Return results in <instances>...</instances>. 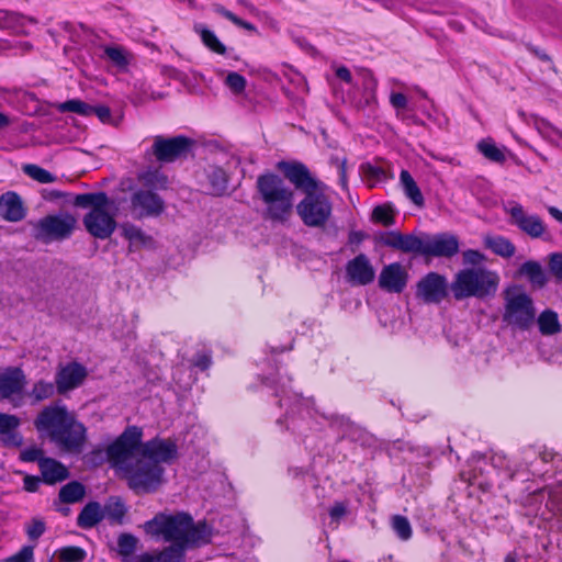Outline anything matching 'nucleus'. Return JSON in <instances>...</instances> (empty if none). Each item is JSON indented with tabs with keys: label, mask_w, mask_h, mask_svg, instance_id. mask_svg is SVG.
<instances>
[{
	"label": "nucleus",
	"mask_w": 562,
	"mask_h": 562,
	"mask_svg": "<svg viewBox=\"0 0 562 562\" xmlns=\"http://www.w3.org/2000/svg\"><path fill=\"white\" fill-rule=\"evenodd\" d=\"M47 457H44V450L42 448H38L36 446L29 447L21 451L20 453V460L23 462H35L40 464V461L42 459H46Z\"/></svg>",
	"instance_id": "49"
},
{
	"label": "nucleus",
	"mask_w": 562,
	"mask_h": 562,
	"mask_svg": "<svg viewBox=\"0 0 562 562\" xmlns=\"http://www.w3.org/2000/svg\"><path fill=\"white\" fill-rule=\"evenodd\" d=\"M193 143V139L184 135L173 137L156 135L151 145V154L159 162H173L182 157H187Z\"/></svg>",
	"instance_id": "12"
},
{
	"label": "nucleus",
	"mask_w": 562,
	"mask_h": 562,
	"mask_svg": "<svg viewBox=\"0 0 562 562\" xmlns=\"http://www.w3.org/2000/svg\"><path fill=\"white\" fill-rule=\"evenodd\" d=\"M104 55L120 69L126 68L128 65L126 52L122 46H105Z\"/></svg>",
	"instance_id": "40"
},
{
	"label": "nucleus",
	"mask_w": 562,
	"mask_h": 562,
	"mask_svg": "<svg viewBox=\"0 0 562 562\" xmlns=\"http://www.w3.org/2000/svg\"><path fill=\"white\" fill-rule=\"evenodd\" d=\"M85 494H59L58 501L54 503L57 512L67 516L70 513L69 504H75L82 501Z\"/></svg>",
	"instance_id": "46"
},
{
	"label": "nucleus",
	"mask_w": 562,
	"mask_h": 562,
	"mask_svg": "<svg viewBox=\"0 0 562 562\" xmlns=\"http://www.w3.org/2000/svg\"><path fill=\"white\" fill-rule=\"evenodd\" d=\"M26 215V207L21 196L14 191L0 195V216L8 222H20Z\"/></svg>",
	"instance_id": "21"
},
{
	"label": "nucleus",
	"mask_w": 562,
	"mask_h": 562,
	"mask_svg": "<svg viewBox=\"0 0 562 562\" xmlns=\"http://www.w3.org/2000/svg\"><path fill=\"white\" fill-rule=\"evenodd\" d=\"M537 322L539 331L544 336L559 334L562 329L558 313L550 308L542 311Z\"/></svg>",
	"instance_id": "32"
},
{
	"label": "nucleus",
	"mask_w": 562,
	"mask_h": 562,
	"mask_svg": "<svg viewBox=\"0 0 562 562\" xmlns=\"http://www.w3.org/2000/svg\"><path fill=\"white\" fill-rule=\"evenodd\" d=\"M450 284L439 272L430 271L416 283L415 296L425 304H440L449 295Z\"/></svg>",
	"instance_id": "13"
},
{
	"label": "nucleus",
	"mask_w": 562,
	"mask_h": 562,
	"mask_svg": "<svg viewBox=\"0 0 562 562\" xmlns=\"http://www.w3.org/2000/svg\"><path fill=\"white\" fill-rule=\"evenodd\" d=\"M484 244L486 248L503 258H510L516 251L515 245L504 236L486 237Z\"/></svg>",
	"instance_id": "33"
},
{
	"label": "nucleus",
	"mask_w": 562,
	"mask_h": 562,
	"mask_svg": "<svg viewBox=\"0 0 562 562\" xmlns=\"http://www.w3.org/2000/svg\"><path fill=\"white\" fill-rule=\"evenodd\" d=\"M60 493H81L86 492L82 483L78 481H71L66 485L61 486L59 490Z\"/></svg>",
	"instance_id": "61"
},
{
	"label": "nucleus",
	"mask_w": 562,
	"mask_h": 562,
	"mask_svg": "<svg viewBox=\"0 0 562 562\" xmlns=\"http://www.w3.org/2000/svg\"><path fill=\"white\" fill-rule=\"evenodd\" d=\"M104 517V512L100 504L91 502L83 507L77 518V525L83 529L94 527Z\"/></svg>",
	"instance_id": "30"
},
{
	"label": "nucleus",
	"mask_w": 562,
	"mask_h": 562,
	"mask_svg": "<svg viewBox=\"0 0 562 562\" xmlns=\"http://www.w3.org/2000/svg\"><path fill=\"white\" fill-rule=\"evenodd\" d=\"M195 31L200 34L201 41L210 50L218 55L226 53V46L217 38L215 33L205 26H195Z\"/></svg>",
	"instance_id": "36"
},
{
	"label": "nucleus",
	"mask_w": 562,
	"mask_h": 562,
	"mask_svg": "<svg viewBox=\"0 0 562 562\" xmlns=\"http://www.w3.org/2000/svg\"><path fill=\"white\" fill-rule=\"evenodd\" d=\"M103 512L104 516H106L108 518L112 519L115 522H121L126 513V508L122 503L114 502L109 504Z\"/></svg>",
	"instance_id": "48"
},
{
	"label": "nucleus",
	"mask_w": 562,
	"mask_h": 562,
	"mask_svg": "<svg viewBox=\"0 0 562 562\" xmlns=\"http://www.w3.org/2000/svg\"><path fill=\"white\" fill-rule=\"evenodd\" d=\"M536 318L532 299L525 292L506 296L503 319L521 330L531 327Z\"/></svg>",
	"instance_id": "10"
},
{
	"label": "nucleus",
	"mask_w": 562,
	"mask_h": 562,
	"mask_svg": "<svg viewBox=\"0 0 562 562\" xmlns=\"http://www.w3.org/2000/svg\"><path fill=\"white\" fill-rule=\"evenodd\" d=\"M346 506L344 503H337L334 505L329 512L330 517L335 520L340 519L346 514Z\"/></svg>",
	"instance_id": "63"
},
{
	"label": "nucleus",
	"mask_w": 562,
	"mask_h": 562,
	"mask_svg": "<svg viewBox=\"0 0 562 562\" xmlns=\"http://www.w3.org/2000/svg\"><path fill=\"white\" fill-rule=\"evenodd\" d=\"M496 272L485 268H464L459 270L450 284L456 301L469 297L484 300L493 296L498 288Z\"/></svg>",
	"instance_id": "8"
},
{
	"label": "nucleus",
	"mask_w": 562,
	"mask_h": 562,
	"mask_svg": "<svg viewBox=\"0 0 562 562\" xmlns=\"http://www.w3.org/2000/svg\"><path fill=\"white\" fill-rule=\"evenodd\" d=\"M122 236L128 240V250L134 251L142 247H147L153 244V237L145 234V232L133 223H123L121 226Z\"/></svg>",
	"instance_id": "26"
},
{
	"label": "nucleus",
	"mask_w": 562,
	"mask_h": 562,
	"mask_svg": "<svg viewBox=\"0 0 562 562\" xmlns=\"http://www.w3.org/2000/svg\"><path fill=\"white\" fill-rule=\"evenodd\" d=\"M23 170L30 178L43 184L52 183L56 180L52 172L37 165H25Z\"/></svg>",
	"instance_id": "39"
},
{
	"label": "nucleus",
	"mask_w": 562,
	"mask_h": 562,
	"mask_svg": "<svg viewBox=\"0 0 562 562\" xmlns=\"http://www.w3.org/2000/svg\"><path fill=\"white\" fill-rule=\"evenodd\" d=\"M61 112H72L82 116H90V104L79 99H71L59 105Z\"/></svg>",
	"instance_id": "42"
},
{
	"label": "nucleus",
	"mask_w": 562,
	"mask_h": 562,
	"mask_svg": "<svg viewBox=\"0 0 562 562\" xmlns=\"http://www.w3.org/2000/svg\"><path fill=\"white\" fill-rule=\"evenodd\" d=\"M136 542V538L127 533L121 535L117 540L119 547L125 554H130L135 550Z\"/></svg>",
	"instance_id": "55"
},
{
	"label": "nucleus",
	"mask_w": 562,
	"mask_h": 562,
	"mask_svg": "<svg viewBox=\"0 0 562 562\" xmlns=\"http://www.w3.org/2000/svg\"><path fill=\"white\" fill-rule=\"evenodd\" d=\"M166 209L164 199L156 192L136 189L130 198V211L135 220L160 216Z\"/></svg>",
	"instance_id": "14"
},
{
	"label": "nucleus",
	"mask_w": 562,
	"mask_h": 562,
	"mask_svg": "<svg viewBox=\"0 0 562 562\" xmlns=\"http://www.w3.org/2000/svg\"><path fill=\"white\" fill-rule=\"evenodd\" d=\"M477 151L488 161L503 165L506 161L505 147H498L491 137L482 138L476 144Z\"/></svg>",
	"instance_id": "28"
},
{
	"label": "nucleus",
	"mask_w": 562,
	"mask_h": 562,
	"mask_svg": "<svg viewBox=\"0 0 562 562\" xmlns=\"http://www.w3.org/2000/svg\"><path fill=\"white\" fill-rule=\"evenodd\" d=\"M90 116L95 115L102 123H108L111 120V110L106 105H91Z\"/></svg>",
	"instance_id": "56"
},
{
	"label": "nucleus",
	"mask_w": 562,
	"mask_h": 562,
	"mask_svg": "<svg viewBox=\"0 0 562 562\" xmlns=\"http://www.w3.org/2000/svg\"><path fill=\"white\" fill-rule=\"evenodd\" d=\"M86 231L94 238L108 239L115 232L117 223L113 214L109 213L108 206H100L90 210L82 218Z\"/></svg>",
	"instance_id": "15"
},
{
	"label": "nucleus",
	"mask_w": 562,
	"mask_h": 562,
	"mask_svg": "<svg viewBox=\"0 0 562 562\" xmlns=\"http://www.w3.org/2000/svg\"><path fill=\"white\" fill-rule=\"evenodd\" d=\"M358 78L359 82L357 85L359 93L352 97V104L358 110H369L373 112L378 106V80L369 69L360 70Z\"/></svg>",
	"instance_id": "16"
},
{
	"label": "nucleus",
	"mask_w": 562,
	"mask_h": 562,
	"mask_svg": "<svg viewBox=\"0 0 562 562\" xmlns=\"http://www.w3.org/2000/svg\"><path fill=\"white\" fill-rule=\"evenodd\" d=\"M179 459V448L177 440L162 438L156 436L150 440L143 442L140 454V474L147 473V468L150 470L148 475H143V482H139V488L156 490L162 482L164 468L162 463L171 464Z\"/></svg>",
	"instance_id": "6"
},
{
	"label": "nucleus",
	"mask_w": 562,
	"mask_h": 562,
	"mask_svg": "<svg viewBox=\"0 0 562 562\" xmlns=\"http://www.w3.org/2000/svg\"><path fill=\"white\" fill-rule=\"evenodd\" d=\"M371 221L390 227L395 223L394 211L390 205H378L371 213Z\"/></svg>",
	"instance_id": "37"
},
{
	"label": "nucleus",
	"mask_w": 562,
	"mask_h": 562,
	"mask_svg": "<svg viewBox=\"0 0 562 562\" xmlns=\"http://www.w3.org/2000/svg\"><path fill=\"white\" fill-rule=\"evenodd\" d=\"M256 190L265 203L263 218L272 223L288 222L293 210V191L284 186L283 179L271 171L257 177Z\"/></svg>",
	"instance_id": "7"
},
{
	"label": "nucleus",
	"mask_w": 562,
	"mask_h": 562,
	"mask_svg": "<svg viewBox=\"0 0 562 562\" xmlns=\"http://www.w3.org/2000/svg\"><path fill=\"white\" fill-rule=\"evenodd\" d=\"M408 281V272L400 262L384 266L379 276V286L389 293H402Z\"/></svg>",
	"instance_id": "20"
},
{
	"label": "nucleus",
	"mask_w": 562,
	"mask_h": 562,
	"mask_svg": "<svg viewBox=\"0 0 562 562\" xmlns=\"http://www.w3.org/2000/svg\"><path fill=\"white\" fill-rule=\"evenodd\" d=\"M277 169L303 193L302 200L295 206L301 222L306 227L324 229L334 211L333 201L326 193L327 186L299 160H281L277 164Z\"/></svg>",
	"instance_id": "2"
},
{
	"label": "nucleus",
	"mask_w": 562,
	"mask_h": 562,
	"mask_svg": "<svg viewBox=\"0 0 562 562\" xmlns=\"http://www.w3.org/2000/svg\"><path fill=\"white\" fill-rule=\"evenodd\" d=\"M225 85L229 88V90L233 93L240 94L245 91L247 81L243 75L236 71H231L226 76Z\"/></svg>",
	"instance_id": "47"
},
{
	"label": "nucleus",
	"mask_w": 562,
	"mask_h": 562,
	"mask_svg": "<svg viewBox=\"0 0 562 562\" xmlns=\"http://www.w3.org/2000/svg\"><path fill=\"white\" fill-rule=\"evenodd\" d=\"M21 420L12 414L0 413V441L5 447H20L23 437L19 432Z\"/></svg>",
	"instance_id": "24"
},
{
	"label": "nucleus",
	"mask_w": 562,
	"mask_h": 562,
	"mask_svg": "<svg viewBox=\"0 0 562 562\" xmlns=\"http://www.w3.org/2000/svg\"><path fill=\"white\" fill-rule=\"evenodd\" d=\"M212 363V353L210 351L198 352L192 359L193 367L201 371L210 369Z\"/></svg>",
	"instance_id": "53"
},
{
	"label": "nucleus",
	"mask_w": 562,
	"mask_h": 562,
	"mask_svg": "<svg viewBox=\"0 0 562 562\" xmlns=\"http://www.w3.org/2000/svg\"><path fill=\"white\" fill-rule=\"evenodd\" d=\"M60 562H82L86 551L79 547H64L57 552Z\"/></svg>",
	"instance_id": "41"
},
{
	"label": "nucleus",
	"mask_w": 562,
	"mask_h": 562,
	"mask_svg": "<svg viewBox=\"0 0 562 562\" xmlns=\"http://www.w3.org/2000/svg\"><path fill=\"white\" fill-rule=\"evenodd\" d=\"M390 103L395 110H404L407 106V97L402 92H392L390 95Z\"/></svg>",
	"instance_id": "57"
},
{
	"label": "nucleus",
	"mask_w": 562,
	"mask_h": 562,
	"mask_svg": "<svg viewBox=\"0 0 562 562\" xmlns=\"http://www.w3.org/2000/svg\"><path fill=\"white\" fill-rule=\"evenodd\" d=\"M346 279L353 285H368L375 279V270L369 257L359 252L345 267Z\"/></svg>",
	"instance_id": "17"
},
{
	"label": "nucleus",
	"mask_w": 562,
	"mask_h": 562,
	"mask_svg": "<svg viewBox=\"0 0 562 562\" xmlns=\"http://www.w3.org/2000/svg\"><path fill=\"white\" fill-rule=\"evenodd\" d=\"M45 531V524L41 519L34 518L26 527V533L30 539L37 540Z\"/></svg>",
	"instance_id": "54"
},
{
	"label": "nucleus",
	"mask_w": 562,
	"mask_h": 562,
	"mask_svg": "<svg viewBox=\"0 0 562 562\" xmlns=\"http://www.w3.org/2000/svg\"><path fill=\"white\" fill-rule=\"evenodd\" d=\"M361 170L368 179L389 180L393 179V175L380 166H373L369 162L361 165Z\"/></svg>",
	"instance_id": "45"
},
{
	"label": "nucleus",
	"mask_w": 562,
	"mask_h": 562,
	"mask_svg": "<svg viewBox=\"0 0 562 562\" xmlns=\"http://www.w3.org/2000/svg\"><path fill=\"white\" fill-rule=\"evenodd\" d=\"M41 482H43L42 476L26 475L24 477L25 492H36Z\"/></svg>",
	"instance_id": "60"
},
{
	"label": "nucleus",
	"mask_w": 562,
	"mask_h": 562,
	"mask_svg": "<svg viewBox=\"0 0 562 562\" xmlns=\"http://www.w3.org/2000/svg\"><path fill=\"white\" fill-rule=\"evenodd\" d=\"M214 11L218 15H221L222 18L231 21L234 25H236L238 27H241V29H244L246 31H249V32H256L257 31L256 26L252 23L240 19L235 13H233L232 11L226 9L224 5H221V4L215 5Z\"/></svg>",
	"instance_id": "38"
},
{
	"label": "nucleus",
	"mask_w": 562,
	"mask_h": 562,
	"mask_svg": "<svg viewBox=\"0 0 562 562\" xmlns=\"http://www.w3.org/2000/svg\"><path fill=\"white\" fill-rule=\"evenodd\" d=\"M518 276H524L535 289L546 286L548 279L542 266L535 260H527L517 270Z\"/></svg>",
	"instance_id": "27"
},
{
	"label": "nucleus",
	"mask_w": 562,
	"mask_h": 562,
	"mask_svg": "<svg viewBox=\"0 0 562 562\" xmlns=\"http://www.w3.org/2000/svg\"><path fill=\"white\" fill-rule=\"evenodd\" d=\"M392 528L402 540H408L412 537V527L408 519L401 515L392 517Z\"/></svg>",
	"instance_id": "44"
},
{
	"label": "nucleus",
	"mask_w": 562,
	"mask_h": 562,
	"mask_svg": "<svg viewBox=\"0 0 562 562\" xmlns=\"http://www.w3.org/2000/svg\"><path fill=\"white\" fill-rule=\"evenodd\" d=\"M55 389L56 384L41 380L33 385L32 396L36 401H44L54 395Z\"/></svg>",
	"instance_id": "43"
},
{
	"label": "nucleus",
	"mask_w": 562,
	"mask_h": 562,
	"mask_svg": "<svg viewBox=\"0 0 562 562\" xmlns=\"http://www.w3.org/2000/svg\"><path fill=\"white\" fill-rule=\"evenodd\" d=\"M25 384V375L20 368H8L0 373V400L20 394Z\"/></svg>",
	"instance_id": "23"
},
{
	"label": "nucleus",
	"mask_w": 562,
	"mask_h": 562,
	"mask_svg": "<svg viewBox=\"0 0 562 562\" xmlns=\"http://www.w3.org/2000/svg\"><path fill=\"white\" fill-rule=\"evenodd\" d=\"M369 238V235L363 231L350 229L348 233V246L352 252H356L361 244Z\"/></svg>",
	"instance_id": "51"
},
{
	"label": "nucleus",
	"mask_w": 562,
	"mask_h": 562,
	"mask_svg": "<svg viewBox=\"0 0 562 562\" xmlns=\"http://www.w3.org/2000/svg\"><path fill=\"white\" fill-rule=\"evenodd\" d=\"M510 223L531 238H540L546 232V224L537 214H527L520 204L514 205L510 211Z\"/></svg>",
	"instance_id": "19"
},
{
	"label": "nucleus",
	"mask_w": 562,
	"mask_h": 562,
	"mask_svg": "<svg viewBox=\"0 0 562 562\" xmlns=\"http://www.w3.org/2000/svg\"><path fill=\"white\" fill-rule=\"evenodd\" d=\"M484 259V255L476 249H468L463 251V260L465 263L479 265Z\"/></svg>",
	"instance_id": "58"
},
{
	"label": "nucleus",
	"mask_w": 562,
	"mask_h": 562,
	"mask_svg": "<svg viewBox=\"0 0 562 562\" xmlns=\"http://www.w3.org/2000/svg\"><path fill=\"white\" fill-rule=\"evenodd\" d=\"M77 220L71 214L46 215L32 226V237L45 245L54 240L69 238L76 227Z\"/></svg>",
	"instance_id": "9"
},
{
	"label": "nucleus",
	"mask_w": 562,
	"mask_h": 562,
	"mask_svg": "<svg viewBox=\"0 0 562 562\" xmlns=\"http://www.w3.org/2000/svg\"><path fill=\"white\" fill-rule=\"evenodd\" d=\"M210 190L213 195L221 196L227 191L228 177L221 167H215L207 176Z\"/></svg>",
	"instance_id": "35"
},
{
	"label": "nucleus",
	"mask_w": 562,
	"mask_h": 562,
	"mask_svg": "<svg viewBox=\"0 0 562 562\" xmlns=\"http://www.w3.org/2000/svg\"><path fill=\"white\" fill-rule=\"evenodd\" d=\"M87 459L92 464H100L104 459L106 460L105 450L102 448H94L87 454Z\"/></svg>",
	"instance_id": "59"
},
{
	"label": "nucleus",
	"mask_w": 562,
	"mask_h": 562,
	"mask_svg": "<svg viewBox=\"0 0 562 562\" xmlns=\"http://www.w3.org/2000/svg\"><path fill=\"white\" fill-rule=\"evenodd\" d=\"M417 243L416 256L425 258H452L460 250L459 238L449 233L425 234Z\"/></svg>",
	"instance_id": "11"
},
{
	"label": "nucleus",
	"mask_w": 562,
	"mask_h": 562,
	"mask_svg": "<svg viewBox=\"0 0 562 562\" xmlns=\"http://www.w3.org/2000/svg\"><path fill=\"white\" fill-rule=\"evenodd\" d=\"M34 427L41 438H47L61 451L78 453L87 440V428L67 406L54 403L35 417Z\"/></svg>",
	"instance_id": "3"
},
{
	"label": "nucleus",
	"mask_w": 562,
	"mask_h": 562,
	"mask_svg": "<svg viewBox=\"0 0 562 562\" xmlns=\"http://www.w3.org/2000/svg\"><path fill=\"white\" fill-rule=\"evenodd\" d=\"M74 205L82 209L95 210L100 206H109L110 199L103 191L77 194L74 198Z\"/></svg>",
	"instance_id": "31"
},
{
	"label": "nucleus",
	"mask_w": 562,
	"mask_h": 562,
	"mask_svg": "<svg viewBox=\"0 0 562 562\" xmlns=\"http://www.w3.org/2000/svg\"><path fill=\"white\" fill-rule=\"evenodd\" d=\"M400 182L406 198L409 199L417 207H424V195L408 170L403 169L401 171Z\"/></svg>",
	"instance_id": "29"
},
{
	"label": "nucleus",
	"mask_w": 562,
	"mask_h": 562,
	"mask_svg": "<svg viewBox=\"0 0 562 562\" xmlns=\"http://www.w3.org/2000/svg\"><path fill=\"white\" fill-rule=\"evenodd\" d=\"M459 480L464 483V488H476L480 492H490L495 486L499 490L509 488L513 492H553L547 486L532 491L530 485H524L531 480V472L527 469H496L484 460L475 464H469L468 470H462Z\"/></svg>",
	"instance_id": "4"
},
{
	"label": "nucleus",
	"mask_w": 562,
	"mask_h": 562,
	"mask_svg": "<svg viewBox=\"0 0 562 562\" xmlns=\"http://www.w3.org/2000/svg\"><path fill=\"white\" fill-rule=\"evenodd\" d=\"M143 428L127 426L105 449L106 461L115 473L127 482L132 490H139V482L147 473L140 474V454L143 446Z\"/></svg>",
	"instance_id": "5"
},
{
	"label": "nucleus",
	"mask_w": 562,
	"mask_h": 562,
	"mask_svg": "<svg viewBox=\"0 0 562 562\" xmlns=\"http://www.w3.org/2000/svg\"><path fill=\"white\" fill-rule=\"evenodd\" d=\"M418 236L402 234L397 231L382 233L378 239L383 246L416 256Z\"/></svg>",
	"instance_id": "22"
},
{
	"label": "nucleus",
	"mask_w": 562,
	"mask_h": 562,
	"mask_svg": "<svg viewBox=\"0 0 562 562\" xmlns=\"http://www.w3.org/2000/svg\"><path fill=\"white\" fill-rule=\"evenodd\" d=\"M336 77L340 80L345 81L346 83L352 82V75L351 71L346 66H339L336 71Z\"/></svg>",
	"instance_id": "62"
},
{
	"label": "nucleus",
	"mask_w": 562,
	"mask_h": 562,
	"mask_svg": "<svg viewBox=\"0 0 562 562\" xmlns=\"http://www.w3.org/2000/svg\"><path fill=\"white\" fill-rule=\"evenodd\" d=\"M550 272L553 274V277L562 281V254L561 252H553L549 256V262H548Z\"/></svg>",
	"instance_id": "52"
},
{
	"label": "nucleus",
	"mask_w": 562,
	"mask_h": 562,
	"mask_svg": "<svg viewBox=\"0 0 562 562\" xmlns=\"http://www.w3.org/2000/svg\"><path fill=\"white\" fill-rule=\"evenodd\" d=\"M40 472L43 482L48 485L63 482L69 476V471L66 465L48 457L40 461Z\"/></svg>",
	"instance_id": "25"
},
{
	"label": "nucleus",
	"mask_w": 562,
	"mask_h": 562,
	"mask_svg": "<svg viewBox=\"0 0 562 562\" xmlns=\"http://www.w3.org/2000/svg\"><path fill=\"white\" fill-rule=\"evenodd\" d=\"M4 562H34V548L24 546L19 552L7 558Z\"/></svg>",
	"instance_id": "50"
},
{
	"label": "nucleus",
	"mask_w": 562,
	"mask_h": 562,
	"mask_svg": "<svg viewBox=\"0 0 562 562\" xmlns=\"http://www.w3.org/2000/svg\"><path fill=\"white\" fill-rule=\"evenodd\" d=\"M138 180L143 183L145 190H166L168 189V177L159 170H147L138 176Z\"/></svg>",
	"instance_id": "34"
},
{
	"label": "nucleus",
	"mask_w": 562,
	"mask_h": 562,
	"mask_svg": "<svg viewBox=\"0 0 562 562\" xmlns=\"http://www.w3.org/2000/svg\"><path fill=\"white\" fill-rule=\"evenodd\" d=\"M145 531L156 540L172 542L169 548L156 554H143L137 562H184L188 547L207 543L211 532L205 524L193 525L192 518L186 514H158L145 522Z\"/></svg>",
	"instance_id": "1"
},
{
	"label": "nucleus",
	"mask_w": 562,
	"mask_h": 562,
	"mask_svg": "<svg viewBox=\"0 0 562 562\" xmlns=\"http://www.w3.org/2000/svg\"><path fill=\"white\" fill-rule=\"evenodd\" d=\"M528 50L533 54L536 57H538L542 61H550V56L542 49L533 46V45H527Z\"/></svg>",
	"instance_id": "64"
},
{
	"label": "nucleus",
	"mask_w": 562,
	"mask_h": 562,
	"mask_svg": "<svg viewBox=\"0 0 562 562\" xmlns=\"http://www.w3.org/2000/svg\"><path fill=\"white\" fill-rule=\"evenodd\" d=\"M88 375L85 366L72 361L61 367L55 375L56 391L58 394H65L79 387Z\"/></svg>",
	"instance_id": "18"
}]
</instances>
